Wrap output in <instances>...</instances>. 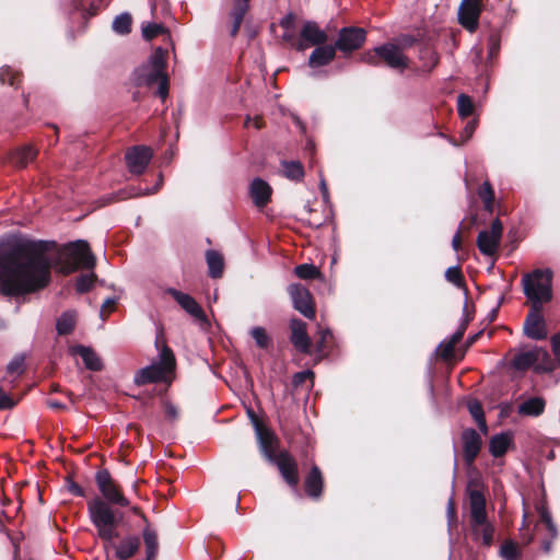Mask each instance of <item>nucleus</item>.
Wrapping results in <instances>:
<instances>
[{"instance_id": "36", "label": "nucleus", "mask_w": 560, "mask_h": 560, "mask_svg": "<svg viewBox=\"0 0 560 560\" xmlns=\"http://www.w3.org/2000/svg\"><path fill=\"white\" fill-rule=\"evenodd\" d=\"M318 335V339L315 343V352L319 358H324L327 357L332 349L334 336L329 329H323Z\"/></svg>"}, {"instance_id": "47", "label": "nucleus", "mask_w": 560, "mask_h": 560, "mask_svg": "<svg viewBox=\"0 0 560 560\" xmlns=\"http://www.w3.org/2000/svg\"><path fill=\"white\" fill-rule=\"evenodd\" d=\"M95 280L96 275L94 273L79 276L75 282L77 292L81 294L89 292L92 289Z\"/></svg>"}, {"instance_id": "40", "label": "nucleus", "mask_w": 560, "mask_h": 560, "mask_svg": "<svg viewBox=\"0 0 560 560\" xmlns=\"http://www.w3.org/2000/svg\"><path fill=\"white\" fill-rule=\"evenodd\" d=\"M463 312H464L465 317H464L462 324L448 339V341L452 342L455 347L463 339L464 334H465L469 323L474 319V314L468 313V302L467 301L464 305Z\"/></svg>"}, {"instance_id": "14", "label": "nucleus", "mask_w": 560, "mask_h": 560, "mask_svg": "<svg viewBox=\"0 0 560 560\" xmlns=\"http://www.w3.org/2000/svg\"><path fill=\"white\" fill-rule=\"evenodd\" d=\"M272 464L277 465L281 477L289 487H298L300 482L298 463L288 451H280Z\"/></svg>"}, {"instance_id": "15", "label": "nucleus", "mask_w": 560, "mask_h": 560, "mask_svg": "<svg viewBox=\"0 0 560 560\" xmlns=\"http://www.w3.org/2000/svg\"><path fill=\"white\" fill-rule=\"evenodd\" d=\"M481 0H462L458 8V21L469 32H475L479 25Z\"/></svg>"}, {"instance_id": "21", "label": "nucleus", "mask_w": 560, "mask_h": 560, "mask_svg": "<svg viewBox=\"0 0 560 560\" xmlns=\"http://www.w3.org/2000/svg\"><path fill=\"white\" fill-rule=\"evenodd\" d=\"M272 188L270 185L261 179L255 178L250 184L249 195L253 202L258 208L266 207L271 199Z\"/></svg>"}, {"instance_id": "24", "label": "nucleus", "mask_w": 560, "mask_h": 560, "mask_svg": "<svg viewBox=\"0 0 560 560\" xmlns=\"http://www.w3.org/2000/svg\"><path fill=\"white\" fill-rule=\"evenodd\" d=\"M69 351L72 355H80L88 370L98 372L103 369V363L100 357L91 347L75 345L71 347Z\"/></svg>"}, {"instance_id": "34", "label": "nucleus", "mask_w": 560, "mask_h": 560, "mask_svg": "<svg viewBox=\"0 0 560 560\" xmlns=\"http://www.w3.org/2000/svg\"><path fill=\"white\" fill-rule=\"evenodd\" d=\"M143 541L145 546V560H155L159 551V541L158 535L154 529H152L149 525L145 526L142 533Z\"/></svg>"}, {"instance_id": "56", "label": "nucleus", "mask_w": 560, "mask_h": 560, "mask_svg": "<svg viewBox=\"0 0 560 560\" xmlns=\"http://www.w3.org/2000/svg\"><path fill=\"white\" fill-rule=\"evenodd\" d=\"M478 196L481 200L494 199V190L489 180L483 182V184L479 187Z\"/></svg>"}, {"instance_id": "12", "label": "nucleus", "mask_w": 560, "mask_h": 560, "mask_svg": "<svg viewBox=\"0 0 560 560\" xmlns=\"http://www.w3.org/2000/svg\"><path fill=\"white\" fill-rule=\"evenodd\" d=\"M288 293L292 300L293 307L304 317H315V304L311 292L300 283H292L288 287Z\"/></svg>"}, {"instance_id": "1", "label": "nucleus", "mask_w": 560, "mask_h": 560, "mask_svg": "<svg viewBox=\"0 0 560 560\" xmlns=\"http://www.w3.org/2000/svg\"><path fill=\"white\" fill-rule=\"evenodd\" d=\"M54 241L20 240L0 248V292L22 296L46 288L51 279L47 253Z\"/></svg>"}, {"instance_id": "55", "label": "nucleus", "mask_w": 560, "mask_h": 560, "mask_svg": "<svg viewBox=\"0 0 560 560\" xmlns=\"http://www.w3.org/2000/svg\"><path fill=\"white\" fill-rule=\"evenodd\" d=\"M165 418L170 421H176L179 417L177 407L168 400L163 401Z\"/></svg>"}, {"instance_id": "2", "label": "nucleus", "mask_w": 560, "mask_h": 560, "mask_svg": "<svg viewBox=\"0 0 560 560\" xmlns=\"http://www.w3.org/2000/svg\"><path fill=\"white\" fill-rule=\"evenodd\" d=\"M88 511L98 537L108 544L118 560H128L138 552L140 538L137 535L125 536L119 542L114 541L119 536L117 527L121 518V515L115 509L101 500L100 497H95L88 502Z\"/></svg>"}, {"instance_id": "17", "label": "nucleus", "mask_w": 560, "mask_h": 560, "mask_svg": "<svg viewBox=\"0 0 560 560\" xmlns=\"http://www.w3.org/2000/svg\"><path fill=\"white\" fill-rule=\"evenodd\" d=\"M462 443L463 458L465 464L469 467L478 457L482 446V441L479 433L475 429L468 428L462 432Z\"/></svg>"}, {"instance_id": "19", "label": "nucleus", "mask_w": 560, "mask_h": 560, "mask_svg": "<svg viewBox=\"0 0 560 560\" xmlns=\"http://www.w3.org/2000/svg\"><path fill=\"white\" fill-rule=\"evenodd\" d=\"M325 489V479L320 468L313 465L304 477V491L307 498L318 501L323 497Z\"/></svg>"}, {"instance_id": "27", "label": "nucleus", "mask_w": 560, "mask_h": 560, "mask_svg": "<svg viewBox=\"0 0 560 560\" xmlns=\"http://www.w3.org/2000/svg\"><path fill=\"white\" fill-rule=\"evenodd\" d=\"M280 174L294 183H301L305 177V168L299 160H281L280 161Z\"/></svg>"}, {"instance_id": "46", "label": "nucleus", "mask_w": 560, "mask_h": 560, "mask_svg": "<svg viewBox=\"0 0 560 560\" xmlns=\"http://www.w3.org/2000/svg\"><path fill=\"white\" fill-rule=\"evenodd\" d=\"M250 336L254 338L256 345L260 349H268L272 346L271 338L267 335V331L262 327H254L250 330Z\"/></svg>"}, {"instance_id": "42", "label": "nucleus", "mask_w": 560, "mask_h": 560, "mask_svg": "<svg viewBox=\"0 0 560 560\" xmlns=\"http://www.w3.org/2000/svg\"><path fill=\"white\" fill-rule=\"evenodd\" d=\"M166 58H167V50L162 47H158L154 49L153 54L151 55L147 66L158 69L160 71H165L166 65H167Z\"/></svg>"}, {"instance_id": "61", "label": "nucleus", "mask_w": 560, "mask_h": 560, "mask_svg": "<svg viewBox=\"0 0 560 560\" xmlns=\"http://www.w3.org/2000/svg\"><path fill=\"white\" fill-rule=\"evenodd\" d=\"M463 226H464V223H460L457 232L455 233V235L453 236V240H452V247L457 253L462 250V243H463L462 229H463Z\"/></svg>"}, {"instance_id": "64", "label": "nucleus", "mask_w": 560, "mask_h": 560, "mask_svg": "<svg viewBox=\"0 0 560 560\" xmlns=\"http://www.w3.org/2000/svg\"><path fill=\"white\" fill-rule=\"evenodd\" d=\"M502 232L503 225L499 219H495L491 224V231L489 233L501 241Z\"/></svg>"}, {"instance_id": "5", "label": "nucleus", "mask_w": 560, "mask_h": 560, "mask_svg": "<svg viewBox=\"0 0 560 560\" xmlns=\"http://www.w3.org/2000/svg\"><path fill=\"white\" fill-rule=\"evenodd\" d=\"M58 271L65 276L80 269H93L96 258L84 240L69 242L57 249L55 261Z\"/></svg>"}, {"instance_id": "45", "label": "nucleus", "mask_w": 560, "mask_h": 560, "mask_svg": "<svg viewBox=\"0 0 560 560\" xmlns=\"http://www.w3.org/2000/svg\"><path fill=\"white\" fill-rule=\"evenodd\" d=\"M475 106L472 100L466 95L460 94L457 98V112L462 118H469L474 113Z\"/></svg>"}, {"instance_id": "54", "label": "nucleus", "mask_w": 560, "mask_h": 560, "mask_svg": "<svg viewBox=\"0 0 560 560\" xmlns=\"http://www.w3.org/2000/svg\"><path fill=\"white\" fill-rule=\"evenodd\" d=\"M468 410L476 422L485 417L483 407L479 400L470 401L468 404Z\"/></svg>"}, {"instance_id": "30", "label": "nucleus", "mask_w": 560, "mask_h": 560, "mask_svg": "<svg viewBox=\"0 0 560 560\" xmlns=\"http://www.w3.org/2000/svg\"><path fill=\"white\" fill-rule=\"evenodd\" d=\"M546 400L542 397H530L523 401L517 407V412L521 416L539 417L545 412Z\"/></svg>"}, {"instance_id": "57", "label": "nucleus", "mask_w": 560, "mask_h": 560, "mask_svg": "<svg viewBox=\"0 0 560 560\" xmlns=\"http://www.w3.org/2000/svg\"><path fill=\"white\" fill-rule=\"evenodd\" d=\"M66 486L68 491L75 497L84 498L86 495L84 489L73 481L71 477L66 478Z\"/></svg>"}, {"instance_id": "25", "label": "nucleus", "mask_w": 560, "mask_h": 560, "mask_svg": "<svg viewBox=\"0 0 560 560\" xmlns=\"http://www.w3.org/2000/svg\"><path fill=\"white\" fill-rule=\"evenodd\" d=\"M38 153V149L31 143H24L16 147L9 153V161L16 167H25L28 162L33 161Z\"/></svg>"}, {"instance_id": "6", "label": "nucleus", "mask_w": 560, "mask_h": 560, "mask_svg": "<svg viewBox=\"0 0 560 560\" xmlns=\"http://www.w3.org/2000/svg\"><path fill=\"white\" fill-rule=\"evenodd\" d=\"M552 271L535 269L522 278L524 294L533 306H542L552 299Z\"/></svg>"}, {"instance_id": "18", "label": "nucleus", "mask_w": 560, "mask_h": 560, "mask_svg": "<svg viewBox=\"0 0 560 560\" xmlns=\"http://www.w3.org/2000/svg\"><path fill=\"white\" fill-rule=\"evenodd\" d=\"M167 292L196 320L201 324L209 323L205 311L191 295L173 288L168 289Z\"/></svg>"}, {"instance_id": "35", "label": "nucleus", "mask_w": 560, "mask_h": 560, "mask_svg": "<svg viewBox=\"0 0 560 560\" xmlns=\"http://www.w3.org/2000/svg\"><path fill=\"white\" fill-rule=\"evenodd\" d=\"M75 313L68 311L61 314V316L57 319L56 323V329L58 335L60 336H67L70 335L77 324Z\"/></svg>"}, {"instance_id": "58", "label": "nucleus", "mask_w": 560, "mask_h": 560, "mask_svg": "<svg viewBox=\"0 0 560 560\" xmlns=\"http://www.w3.org/2000/svg\"><path fill=\"white\" fill-rule=\"evenodd\" d=\"M117 302L115 299L113 298H108L106 299L103 304H102V307H101V317L104 319L105 317H107L115 308Z\"/></svg>"}, {"instance_id": "39", "label": "nucleus", "mask_w": 560, "mask_h": 560, "mask_svg": "<svg viewBox=\"0 0 560 560\" xmlns=\"http://www.w3.org/2000/svg\"><path fill=\"white\" fill-rule=\"evenodd\" d=\"M159 35H166L168 38L171 37L168 28L161 23H148L142 26V37L145 40L150 42Z\"/></svg>"}, {"instance_id": "33", "label": "nucleus", "mask_w": 560, "mask_h": 560, "mask_svg": "<svg viewBox=\"0 0 560 560\" xmlns=\"http://www.w3.org/2000/svg\"><path fill=\"white\" fill-rule=\"evenodd\" d=\"M500 240L492 236L488 231H481L477 237V246L481 254L492 256L497 253Z\"/></svg>"}, {"instance_id": "4", "label": "nucleus", "mask_w": 560, "mask_h": 560, "mask_svg": "<svg viewBox=\"0 0 560 560\" xmlns=\"http://www.w3.org/2000/svg\"><path fill=\"white\" fill-rule=\"evenodd\" d=\"M155 347L159 350V361L137 371L133 382L138 386L153 383L170 384L175 376L176 358L162 332L156 336Z\"/></svg>"}, {"instance_id": "16", "label": "nucleus", "mask_w": 560, "mask_h": 560, "mask_svg": "<svg viewBox=\"0 0 560 560\" xmlns=\"http://www.w3.org/2000/svg\"><path fill=\"white\" fill-rule=\"evenodd\" d=\"M306 323L300 318L290 320V341L293 347L303 354L312 353V341L306 330Z\"/></svg>"}, {"instance_id": "20", "label": "nucleus", "mask_w": 560, "mask_h": 560, "mask_svg": "<svg viewBox=\"0 0 560 560\" xmlns=\"http://www.w3.org/2000/svg\"><path fill=\"white\" fill-rule=\"evenodd\" d=\"M256 436L261 455L268 462L272 463L277 458L279 453L277 452L280 444L278 436L270 429L259 431L258 434H256Z\"/></svg>"}, {"instance_id": "32", "label": "nucleus", "mask_w": 560, "mask_h": 560, "mask_svg": "<svg viewBox=\"0 0 560 560\" xmlns=\"http://www.w3.org/2000/svg\"><path fill=\"white\" fill-rule=\"evenodd\" d=\"M206 261L209 268V276L212 279L221 278L224 270L223 256L214 249H208L206 252Z\"/></svg>"}, {"instance_id": "11", "label": "nucleus", "mask_w": 560, "mask_h": 560, "mask_svg": "<svg viewBox=\"0 0 560 560\" xmlns=\"http://www.w3.org/2000/svg\"><path fill=\"white\" fill-rule=\"evenodd\" d=\"M153 158V151L150 147L138 144L127 149L125 153L126 166L130 174L142 175Z\"/></svg>"}, {"instance_id": "51", "label": "nucleus", "mask_w": 560, "mask_h": 560, "mask_svg": "<svg viewBox=\"0 0 560 560\" xmlns=\"http://www.w3.org/2000/svg\"><path fill=\"white\" fill-rule=\"evenodd\" d=\"M19 400V397L8 394L2 387H0V410L13 409L18 405Z\"/></svg>"}, {"instance_id": "48", "label": "nucleus", "mask_w": 560, "mask_h": 560, "mask_svg": "<svg viewBox=\"0 0 560 560\" xmlns=\"http://www.w3.org/2000/svg\"><path fill=\"white\" fill-rule=\"evenodd\" d=\"M314 377L315 374L311 370L298 372L292 377L293 387H302L307 381L310 382V387L314 386Z\"/></svg>"}, {"instance_id": "49", "label": "nucleus", "mask_w": 560, "mask_h": 560, "mask_svg": "<svg viewBox=\"0 0 560 560\" xmlns=\"http://www.w3.org/2000/svg\"><path fill=\"white\" fill-rule=\"evenodd\" d=\"M421 40L419 35L401 34L395 39L399 50L404 52L405 49L411 48Z\"/></svg>"}, {"instance_id": "31", "label": "nucleus", "mask_w": 560, "mask_h": 560, "mask_svg": "<svg viewBox=\"0 0 560 560\" xmlns=\"http://www.w3.org/2000/svg\"><path fill=\"white\" fill-rule=\"evenodd\" d=\"M249 9V4L245 3L244 1H235L233 4V9L231 11V19H232V25L230 28V36L232 38L236 37L240 28L242 26V23L244 21L245 14L247 13Z\"/></svg>"}, {"instance_id": "50", "label": "nucleus", "mask_w": 560, "mask_h": 560, "mask_svg": "<svg viewBox=\"0 0 560 560\" xmlns=\"http://www.w3.org/2000/svg\"><path fill=\"white\" fill-rule=\"evenodd\" d=\"M539 518L540 522H542L547 528V532L551 535V538H557L558 532L555 523L552 522L551 514L549 511L545 508H541L539 510Z\"/></svg>"}, {"instance_id": "59", "label": "nucleus", "mask_w": 560, "mask_h": 560, "mask_svg": "<svg viewBox=\"0 0 560 560\" xmlns=\"http://www.w3.org/2000/svg\"><path fill=\"white\" fill-rule=\"evenodd\" d=\"M439 349L441 350L440 354L443 359H450L454 353L455 346L447 340L446 342H442Z\"/></svg>"}, {"instance_id": "28", "label": "nucleus", "mask_w": 560, "mask_h": 560, "mask_svg": "<svg viewBox=\"0 0 560 560\" xmlns=\"http://www.w3.org/2000/svg\"><path fill=\"white\" fill-rule=\"evenodd\" d=\"M513 446V434L511 432H502L494 434L489 442L490 454L498 458L506 454L510 447Z\"/></svg>"}, {"instance_id": "29", "label": "nucleus", "mask_w": 560, "mask_h": 560, "mask_svg": "<svg viewBox=\"0 0 560 560\" xmlns=\"http://www.w3.org/2000/svg\"><path fill=\"white\" fill-rule=\"evenodd\" d=\"M535 363H537L536 347L529 351L516 353L510 361V368L518 372H526L529 369L534 370Z\"/></svg>"}, {"instance_id": "62", "label": "nucleus", "mask_w": 560, "mask_h": 560, "mask_svg": "<svg viewBox=\"0 0 560 560\" xmlns=\"http://www.w3.org/2000/svg\"><path fill=\"white\" fill-rule=\"evenodd\" d=\"M248 416L252 420V423L254 425V429H255V432L256 434H258L259 431H264V430H267L269 429L268 427H266L261 421L260 419L257 417V415L253 411V410H248Z\"/></svg>"}, {"instance_id": "52", "label": "nucleus", "mask_w": 560, "mask_h": 560, "mask_svg": "<svg viewBox=\"0 0 560 560\" xmlns=\"http://www.w3.org/2000/svg\"><path fill=\"white\" fill-rule=\"evenodd\" d=\"M447 525L450 528L457 526V511L454 499L451 498L447 502Z\"/></svg>"}, {"instance_id": "7", "label": "nucleus", "mask_w": 560, "mask_h": 560, "mask_svg": "<svg viewBox=\"0 0 560 560\" xmlns=\"http://www.w3.org/2000/svg\"><path fill=\"white\" fill-rule=\"evenodd\" d=\"M361 61L373 67L385 66L402 73L409 67V58L394 43H385L361 55Z\"/></svg>"}, {"instance_id": "41", "label": "nucleus", "mask_w": 560, "mask_h": 560, "mask_svg": "<svg viewBox=\"0 0 560 560\" xmlns=\"http://www.w3.org/2000/svg\"><path fill=\"white\" fill-rule=\"evenodd\" d=\"M445 278L448 282L453 283L457 288L464 289L466 294H468V289L465 284V277L459 266L447 268L445 271Z\"/></svg>"}, {"instance_id": "23", "label": "nucleus", "mask_w": 560, "mask_h": 560, "mask_svg": "<svg viewBox=\"0 0 560 560\" xmlns=\"http://www.w3.org/2000/svg\"><path fill=\"white\" fill-rule=\"evenodd\" d=\"M300 37L311 46H319L326 44L328 40L327 33L313 21L304 23L300 32Z\"/></svg>"}, {"instance_id": "13", "label": "nucleus", "mask_w": 560, "mask_h": 560, "mask_svg": "<svg viewBox=\"0 0 560 560\" xmlns=\"http://www.w3.org/2000/svg\"><path fill=\"white\" fill-rule=\"evenodd\" d=\"M542 306H533L524 320V334L533 340H544L548 336L546 322L541 315Z\"/></svg>"}, {"instance_id": "44", "label": "nucleus", "mask_w": 560, "mask_h": 560, "mask_svg": "<svg viewBox=\"0 0 560 560\" xmlns=\"http://www.w3.org/2000/svg\"><path fill=\"white\" fill-rule=\"evenodd\" d=\"M499 553L504 560H518L521 558L517 544L511 539L501 545Z\"/></svg>"}, {"instance_id": "8", "label": "nucleus", "mask_w": 560, "mask_h": 560, "mask_svg": "<svg viewBox=\"0 0 560 560\" xmlns=\"http://www.w3.org/2000/svg\"><path fill=\"white\" fill-rule=\"evenodd\" d=\"M95 482L102 494L101 500L106 502L110 508L118 505L126 508L130 504L129 500L124 495L121 486L112 477L108 469H100L95 474Z\"/></svg>"}, {"instance_id": "60", "label": "nucleus", "mask_w": 560, "mask_h": 560, "mask_svg": "<svg viewBox=\"0 0 560 560\" xmlns=\"http://www.w3.org/2000/svg\"><path fill=\"white\" fill-rule=\"evenodd\" d=\"M477 124L478 122L476 119H471L466 124V126L463 129V133H462L463 140H468L469 138L472 137V135L476 130Z\"/></svg>"}, {"instance_id": "43", "label": "nucleus", "mask_w": 560, "mask_h": 560, "mask_svg": "<svg viewBox=\"0 0 560 560\" xmlns=\"http://www.w3.org/2000/svg\"><path fill=\"white\" fill-rule=\"evenodd\" d=\"M294 273L300 279L311 280L320 277V270L312 264H301L294 268Z\"/></svg>"}, {"instance_id": "26", "label": "nucleus", "mask_w": 560, "mask_h": 560, "mask_svg": "<svg viewBox=\"0 0 560 560\" xmlns=\"http://www.w3.org/2000/svg\"><path fill=\"white\" fill-rule=\"evenodd\" d=\"M537 363H535L534 372L536 374H550L560 369V362L557 357L551 354L542 347H536Z\"/></svg>"}, {"instance_id": "37", "label": "nucleus", "mask_w": 560, "mask_h": 560, "mask_svg": "<svg viewBox=\"0 0 560 560\" xmlns=\"http://www.w3.org/2000/svg\"><path fill=\"white\" fill-rule=\"evenodd\" d=\"M132 16L128 12L117 15L112 24L113 31L119 35H128L131 32Z\"/></svg>"}, {"instance_id": "53", "label": "nucleus", "mask_w": 560, "mask_h": 560, "mask_svg": "<svg viewBox=\"0 0 560 560\" xmlns=\"http://www.w3.org/2000/svg\"><path fill=\"white\" fill-rule=\"evenodd\" d=\"M7 371L9 374L21 375L24 372V358L16 357L14 358L7 366Z\"/></svg>"}, {"instance_id": "9", "label": "nucleus", "mask_w": 560, "mask_h": 560, "mask_svg": "<svg viewBox=\"0 0 560 560\" xmlns=\"http://www.w3.org/2000/svg\"><path fill=\"white\" fill-rule=\"evenodd\" d=\"M133 83L137 86L152 88L158 84L155 95L161 100H165L168 95V78L165 71H160L147 65H142L133 72Z\"/></svg>"}, {"instance_id": "63", "label": "nucleus", "mask_w": 560, "mask_h": 560, "mask_svg": "<svg viewBox=\"0 0 560 560\" xmlns=\"http://www.w3.org/2000/svg\"><path fill=\"white\" fill-rule=\"evenodd\" d=\"M248 416L252 420V423L254 425V429H255V432L256 434H258L259 431H264V430H267L269 429L268 427H266L261 421L260 419L257 417V415L253 411V410H248Z\"/></svg>"}, {"instance_id": "3", "label": "nucleus", "mask_w": 560, "mask_h": 560, "mask_svg": "<svg viewBox=\"0 0 560 560\" xmlns=\"http://www.w3.org/2000/svg\"><path fill=\"white\" fill-rule=\"evenodd\" d=\"M487 487L480 477L470 478L466 486L469 508V534L471 539L485 548L494 541L495 526L489 520L486 500Z\"/></svg>"}, {"instance_id": "22", "label": "nucleus", "mask_w": 560, "mask_h": 560, "mask_svg": "<svg viewBox=\"0 0 560 560\" xmlns=\"http://www.w3.org/2000/svg\"><path fill=\"white\" fill-rule=\"evenodd\" d=\"M337 48L335 45H319L308 57L311 68H319L329 65L336 58Z\"/></svg>"}, {"instance_id": "10", "label": "nucleus", "mask_w": 560, "mask_h": 560, "mask_svg": "<svg viewBox=\"0 0 560 560\" xmlns=\"http://www.w3.org/2000/svg\"><path fill=\"white\" fill-rule=\"evenodd\" d=\"M366 40V31L359 26H346L340 28L338 38L335 42L337 50L350 55L359 50Z\"/></svg>"}, {"instance_id": "38", "label": "nucleus", "mask_w": 560, "mask_h": 560, "mask_svg": "<svg viewBox=\"0 0 560 560\" xmlns=\"http://www.w3.org/2000/svg\"><path fill=\"white\" fill-rule=\"evenodd\" d=\"M22 82V73L13 70L10 66H3L0 68V83L9 84L15 89L20 86Z\"/></svg>"}]
</instances>
